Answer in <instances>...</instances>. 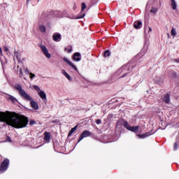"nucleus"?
I'll return each instance as SVG.
<instances>
[{
  "label": "nucleus",
  "mask_w": 179,
  "mask_h": 179,
  "mask_svg": "<svg viewBox=\"0 0 179 179\" xmlns=\"http://www.w3.org/2000/svg\"><path fill=\"white\" fill-rule=\"evenodd\" d=\"M0 121L6 122L13 128H26L29 124V119L24 116L13 112H0Z\"/></svg>",
  "instance_id": "f257e3e1"
},
{
  "label": "nucleus",
  "mask_w": 179,
  "mask_h": 179,
  "mask_svg": "<svg viewBox=\"0 0 179 179\" xmlns=\"http://www.w3.org/2000/svg\"><path fill=\"white\" fill-rule=\"evenodd\" d=\"M14 89L15 90H17L20 97H22L24 100L26 101H30V105L31 108H34V110H38V103L36 102L34 100H33V98L29 95V94L26 93V91L23 90L22 87V85L20 84H15L14 86Z\"/></svg>",
  "instance_id": "f03ea898"
},
{
  "label": "nucleus",
  "mask_w": 179,
  "mask_h": 179,
  "mask_svg": "<svg viewBox=\"0 0 179 179\" xmlns=\"http://www.w3.org/2000/svg\"><path fill=\"white\" fill-rule=\"evenodd\" d=\"M124 128H126V129H128V131H131V132H138V131H139V127L136 126V127H131L129 125V124L128 123V122L125 121L124 122Z\"/></svg>",
  "instance_id": "7ed1b4c3"
},
{
  "label": "nucleus",
  "mask_w": 179,
  "mask_h": 179,
  "mask_svg": "<svg viewBox=\"0 0 179 179\" xmlns=\"http://www.w3.org/2000/svg\"><path fill=\"white\" fill-rule=\"evenodd\" d=\"M9 167V159L6 158L1 164L0 171L5 173L8 168Z\"/></svg>",
  "instance_id": "20e7f679"
},
{
  "label": "nucleus",
  "mask_w": 179,
  "mask_h": 179,
  "mask_svg": "<svg viewBox=\"0 0 179 179\" xmlns=\"http://www.w3.org/2000/svg\"><path fill=\"white\" fill-rule=\"evenodd\" d=\"M40 48H41L43 55H45V57H46L48 58V59H50V58H51V54H50V52H48V49L47 48V47L43 45H40Z\"/></svg>",
  "instance_id": "39448f33"
},
{
  "label": "nucleus",
  "mask_w": 179,
  "mask_h": 179,
  "mask_svg": "<svg viewBox=\"0 0 179 179\" xmlns=\"http://www.w3.org/2000/svg\"><path fill=\"white\" fill-rule=\"evenodd\" d=\"M117 72L120 73L121 72H124V74L122 76V78H124V76H127V73H129L130 71H129V65H125L122 66L118 71Z\"/></svg>",
  "instance_id": "423d86ee"
},
{
  "label": "nucleus",
  "mask_w": 179,
  "mask_h": 179,
  "mask_svg": "<svg viewBox=\"0 0 179 179\" xmlns=\"http://www.w3.org/2000/svg\"><path fill=\"white\" fill-rule=\"evenodd\" d=\"M91 135H92V133L90 131L87 130L83 131L79 137L78 143H79V142L83 141V139H85V138H89V136H90Z\"/></svg>",
  "instance_id": "0eeeda50"
},
{
  "label": "nucleus",
  "mask_w": 179,
  "mask_h": 179,
  "mask_svg": "<svg viewBox=\"0 0 179 179\" xmlns=\"http://www.w3.org/2000/svg\"><path fill=\"white\" fill-rule=\"evenodd\" d=\"M52 38L54 41H56L57 43H59V41L62 40V36H61V34L59 33H55L52 35Z\"/></svg>",
  "instance_id": "6e6552de"
},
{
  "label": "nucleus",
  "mask_w": 179,
  "mask_h": 179,
  "mask_svg": "<svg viewBox=\"0 0 179 179\" xmlns=\"http://www.w3.org/2000/svg\"><path fill=\"white\" fill-rule=\"evenodd\" d=\"M63 61L64 62H66V64H68V65H69L70 66H72L74 71H78V67H76L75 64H73V63H71V61H69L67 57H64Z\"/></svg>",
  "instance_id": "1a4fd4ad"
},
{
  "label": "nucleus",
  "mask_w": 179,
  "mask_h": 179,
  "mask_svg": "<svg viewBox=\"0 0 179 179\" xmlns=\"http://www.w3.org/2000/svg\"><path fill=\"white\" fill-rule=\"evenodd\" d=\"M62 73L66 78L67 80H69V82H72V77L70 76V75L65 71V69H62Z\"/></svg>",
  "instance_id": "9d476101"
},
{
  "label": "nucleus",
  "mask_w": 179,
  "mask_h": 179,
  "mask_svg": "<svg viewBox=\"0 0 179 179\" xmlns=\"http://www.w3.org/2000/svg\"><path fill=\"white\" fill-rule=\"evenodd\" d=\"M73 58L74 61L79 62V61H80V59H82V55L79 52H76V53H74Z\"/></svg>",
  "instance_id": "9b49d317"
},
{
  "label": "nucleus",
  "mask_w": 179,
  "mask_h": 179,
  "mask_svg": "<svg viewBox=\"0 0 179 179\" xmlns=\"http://www.w3.org/2000/svg\"><path fill=\"white\" fill-rule=\"evenodd\" d=\"M44 141H45V142H46V143H49L50 141H51V134H50L48 132H45Z\"/></svg>",
  "instance_id": "f8f14e48"
},
{
  "label": "nucleus",
  "mask_w": 179,
  "mask_h": 179,
  "mask_svg": "<svg viewBox=\"0 0 179 179\" xmlns=\"http://www.w3.org/2000/svg\"><path fill=\"white\" fill-rule=\"evenodd\" d=\"M152 134L150 132H147L144 134H137V136L141 139H145V138H148V136H150Z\"/></svg>",
  "instance_id": "ddd939ff"
},
{
  "label": "nucleus",
  "mask_w": 179,
  "mask_h": 179,
  "mask_svg": "<svg viewBox=\"0 0 179 179\" xmlns=\"http://www.w3.org/2000/svg\"><path fill=\"white\" fill-rule=\"evenodd\" d=\"M39 97L42 99V100H47V94L44 91H41L39 93H38Z\"/></svg>",
  "instance_id": "4468645a"
},
{
  "label": "nucleus",
  "mask_w": 179,
  "mask_h": 179,
  "mask_svg": "<svg viewBox=\"0 0 179 179\" xmlns=\"http://www.w3.org/2000/svg\"><path fill=\"white\" fill-rule=\"evenodd\" d=\"M16 58V59L18 61L19 63H20V52H17L16 50L14 51V59Z\"/></svg>",
  "instance_id": "2eb2a0df"
},
{
  "label": "nucleus",
  "mask_w": 179,
  "mask_h": 179,
  "mask_svg": "<svg viewBox=\"0 0 179 179\" xmlns=\"http://www.w3.org/2000/svg\"><path fill=\"white\" fill-rule=\"evenodd\" d=\"M134 29H141L142 27V22L141 21H135L134 23Z\"/></svg>",
  "instance_id": "dca6fc26"
},
{
  "label": "nucleus",
  "mask_w": 179,
  "mask_h": 179,
  "mask_svg": "<svg viewBox=\"0 0 179 179\" xmlns=\"http://www.w3.org/2000/svg\"><path fill=\"white\" fill-rule=\"evenodd\" d=\"M163 101H164L166 104L170 103V94H166L163 98Z\"/></svg>",
  "instance_id": "f3484780"
},
{
  "label": "nucleus",
  "mask_w": 179,
  "mask_h": 179,
  "mask_svg": "<svg viewBox=\"0 0 179 179\" xmlns=\"http://www.w3.org/2000/svg\"><path fill=\"white\" fill-rule=\"evenodd\" d=\"M38 29L41 33H45V31H47L45 26H44L43 24H40L38 27Z\"/></svg>",
  "instance_id": "a211bd4d"
},
{
  "label": "nucleus",
  "mask_w": 179,
  "mask_h": 179,
  "mask_svg": "<svg viewBox=\"0 0 179 179\" xmlns=\"http://www.w3.org/2000/svg\"><path fill=\"white\" fill-rule=\"evenodd\" d=\"M33 89H34V90H36V92H37V93H40L41 92H42L41 89H40V87H38V85H32Z\"/></svg>",
  "instance_id": "6ab92c4d"
},
{
  "label": "nucleus",
  "mask_w": 179,
  "mask_h": 179,
  "mask_svg": "<svg viewBox=\"0 0 179 179\" xmlns=\"http://www.w3.org/2000/svg\"><path fill=\"white\" fill-rule=\"evenodd\" d=\"M77 128H78V124L76 125L73 128H72L70 130V131L69 133V136H71V135H72V134H73L76 131Z\"/></svg>",
  "instance_id": "aec40b11"
},
{
  "label": "nucleus",
  "mask_w": 179,
  "mask_h": 179,
  "mask_svg": "<svg viewBox=\"0 0 179 179\" xmlns=\"http://www.w3.org/2000/svg\"><path fill=\"white\" fill-rule=\"evenodd\" d=\"M171 6H172V9L173 10L177 9V3L176 2V0H171Z\"/></svg>",
  "instance_id": "412c9836"
},
{
  "label": "nucleus",
  "mask_w": 179,
  "mask_h": 179,
  "mask_svg": "<svg viewBox=\"0 0 179 179\" xmlns=\"http://www.w3.org/2000/svg\"><path fill=\"white\" fill-rule=\"evenodd\" d=\"M8 100H10L13 103H16V101H17V99L12 95H8Z\"/></svg>",
  "instance_id": "4be33fe9"
},
{
  "label": "nucleus",
  "mask_w": 179,
  "mask_h": 179,
  "mask_svg": "<svg viewBox=\"0 0 179 179\" xmlns=\"http://www.w3.org/2000/svg\"><path fill=\"white\" fill-rule=\"evenodd\" d=\"M171 36H173V37H176V36L177 35V31H176V29L172 28L171 31Z\"/></svg>",
  "instance_id": "5701e85b"
},
{
  "label": "nucleus",
  "mask_w": 179,
  "mask_h": 179,
  "mask_svg": "<svg viewBox=\"0 0 179 179\" xmlns=\"http://www.w3.org/2000/svg\"><path fill=\"white\" fill-rule=\"evenodd\" d=\"M22 69L24 71V73H26V75H29L30 73V71H29V69H27V67L24 66Z\"/></svg>",
  "instance_id": "b1692460"
},
{
  "label": "nucleus",
  "mask_w": 179,
  "mask_h": 179,
  "mask_svg": "<svg viewBox=\"0 0 179 179\" xmlns=\"http://www.w3.org/2000/svg\"><path fill=\"white\" fill-rule=\"evenodd\" d=\"M83 17H85V13H83V14H82L80 15H78V16H77L76 17H71V19H82Z\"/></svg>",
  "instance_id": "393cba45"
},
{
  "label": "nucleus",
  "mask_w": 179,
  "mask_h": 179,
  "mask_svg": "<svg viewBox=\"0 0 179 179\" xmlns=\"http://www.w3.org/2000/svg\"><path fill=\"white\" fill-rule=\"evenodd\" d=\"M110 55H111L110 50H106L104 52V57H110Z\"/></svg>",
  "instance_id": "a878e982"
},
{
  "label": "nucleus",
  "mask_w": 179,
  "mask_h": 179,
  "mask_svg": "<svg viewBox=\"0 0 179 179\" xmlns=\"http://www.w3.org/2000/svg\"><path fill=\"white\" fill-rule=\"evenodd\" d=\"M29 78H30L31 80H33V79H34V78H36V75L33 73H29Z\"/></svg>",
  "instance_id": "bb28decb"
},
{
  "label": "nucleus",
  "mask_w": 179,
  "mask_h": 179,
  "mask_svg": "<svg viewBox=\"0 0 179 179\" xmlns=\"http://www.w3.org/2000/svg\"><path fill=\"white\" fill-rule=\"evenodd\" d=\"M150 12H151V13H156L157 12V8H152Z\"/></svg>",
  "instance_id": "cd10ccee"
},
{
  "label": "nucleus",
  "mask_w": 179,
  "mask_h": 179,
  "mask_svg": "<svg viewBox=\"0 0 179 179\" xmlns=\"http://www.w3.org/2000/svg\"><path fill=\"white\" fill-rule=\"evenodd\" d=\"M4 142H10H10H12V139L10 138V137L8 136Z\"/></svg>",
  "instance_id": "c85d7f7f"
},
{
  "label": "nucleus",
  "mask_w": 179,
  "mask_h": 179,
  "mask_svg": "<svg viewBox=\"0 0 179 179\" xmlns=\"http://www.w3.org/2000/svg\"><path fill=\"white\" fill-rule=\"evenodd\" d=\"M85 8H86V3H82V11L85 10Z\"/></svg>",
  "instance_id": "c756f323"
},
{
  "label": "nucleus",
  "mask_w": 179,
  "mask_h": 179,
  "mask_svg": "<svg viewBox=\"0 0 179 179\" xmlns=\"http://www.w3.org/2000/svg\"><path fill=\"white\" fill-rule=\"evenodd\" d=\"M20 73L21 76H20V78H22V76H23V69H20Z\"/></svg>",
  "instance_id": "7c9ffc66"
},
{
  "label": "nucleus",
  "mask_w": 179,
  "mask_h": 179,
  "mask_svg": "<svg viewBox=\"0 0 179 179\" xmlns=\"http://www.w3.org/2000/svg\"><path fill=\"white\" fill-rule=\"evenodd\" d=\"M96 123L97 124V125H100V124H101V120L99 119L96 121Z\"/></svg>",
  "instance_id": "2f4dec72"
},
{
  "label": "nucleus",
  "mask_w": 179,
  "mask_h": 179,
  "mask_svg": "<svg viewBox=\"0 0 179 179\" xmlns=\"http://www.w3.org/2000/svg\"><path fill=\"white\" fill-rule=\"evenodd\" d=\"M67 52L69 53L72 52V48L71 46L69 47V49L67 50Z\"/></svg>",
  "instance_id": "473e14b6"
},
{
  "label": "nucleus",
  "mask_w": 179,
  "mask_h": 179,
  "mask_svg": "<svg viewBox=\"0 0 179 179\" xmlns=\"http://www.w3.org/2000/svg\"><path fill=\"white\" fill-rule=\"evenodd\" d=\"M173 149H174V150H177V149H178L177 143H174Z\"/></svg>",
  "instance_id": "72a5a7b5"
},
{
  "label": "nucleus",
  "mask_w": 179,
  "mask_h": 179,
  "mask_svg": "<svg viewBox=\"0 0 179 179\" xmlns=\"http://www.w3.org/2000/svg\"><path fill=\"white\" fill-rule=\"evenodd\" d=\"M34 124H36V122H35L34 120H31V121L29 122V124H30V125H34Z\"/></svg>",
  "instance_id": "f704fd0d"
},
{
  "label": "nucleus",
  "mask_w": 179,
  "mask_h": 179,
  "mask_svg": "<svg viewBox=\"0 0 179 179\" xmlns=\"http://www.w3.org/2000/svg\"><path fill=\"white\" fill-rule=\"evenodd\" d=\"M4 51L8 52V51H9V48H8V47H4Z\"/></svg>",
  "instance_id": "c9c22d12"
},
{
  "label": "nucleus",
  "mask_w": 179,
  "mask_h": 179,
  "mask_svg": "<svg viewBox=\"0 0 179 179\" xmlns=\"http://www.w3.org/2000/svg\"><path fill=\"white\" fill-rule=\"evenodd\" d=\"M149 33H152V27H149V29H148V34Z\"/></svg>",
  "instance_id": "e433bc0d"
},
{
  "label": "nucleus",
  "mask_w": 179,
  "mask_h": 179,
  "mask_svg": "<svg viewBox=\"0 0 179 179\" xmlns=\"http://www.w3.org/2000/svg\"><path fill=\"white\" fill-rule=\"evenodd\" d=\"M176 75H177V74L173 72V73H172V77L176 76Z\"/></svg>",
  "instance_id": "4c0bfd02"
},
{
  "label": "nucleus",
  "mask_w": 179,
  "mask_h": 179,
  "mask_svg": "<svg viewBox=\"0 0 179 179\" xmlns=\"http://www.w3.org/2000/svg\"><path fill=\"white\" fill-rule=\"evenodd\" d=\"M0 54L1 55H2V48H1V47H0Z\"/></svg>",
  "instance_id": "58836bf2"
},
{
  "label": "nucleus",
  "mask_w": 179,
  "mask_h": 179,
  "mask_svg": "<svg viewBox=\"0 0 179 179\" xmlns=\"http://www.w3.org/2000/svg\"><path fill=\"white\" fill-rule=\"evenodd\" d=\"M174 61H175V62H178L179 64V59H175Z\"/></svg>",
  "instance_id": "ea45409f"
},
{
  "label": "nucleus",
  "mask_w": 179,
  "mask_h": 179,
  "mask_svg": "<svg viewBox=\"0 0 179 179\" xmlns=\"http://www.w3.org/2000/svg\"><path fill=\"white\" fill-rule=\"evenodd\" d=\"M64 51H68V48H65Z\"/></svg>",
  "instance_id": "a19ab883"
},
{
  "label": "nucleus",
  "mask_w": 179,
  "mask_h": 179,
  "mask_svg": "<svg viewBox=\"0 0 179 179\" xmlns=\"http://www.w3.org/2000/svg\"><path fill=\"white\" fill-rule=\"evenodd\" d=\"M24 80H27V78L26 77H24Z\"/></svg>",
  "instance_id": "79ce46f5"
},
{
  "label": "nucleus",
  "mask_w": 179,
  "mask_h": 179,
  "mask_svg": "<svg viewBox=\"0 0 179 179\" xmlns=\"http://www.w3.org/2000/svg\"><path fill=\"white\" fill-rule=\"evenodd\" d=\"M59 17H62V16H61V15H57Z\"/></svg>",
  "instance_id": "37998d69"
},
{
  "label": "nucleus",
  "mask_w": 179,
  "mask_h": 179,
  "mask_svg": "<svg viewBox=\"0 0 179 179\" xmlns=\"http://www.w3.org/2000/svg\"><path fill=\"white\" fill-rule=\"evenodd\" d=\"M42 23H45V21H43Z\"/></svg>",
  "instance_id": "c03bdc74"
},
{
  "label": "nucleus",
  "mask_w": 179,
  "mask_h": 179,
  "mask_svg": "<svg viewBox=\"0 0 179 179\" xmlns=\"http://www.w3.org/2000/svg\"><path fill=\"white\" fill-rule=\"evenodd\" d=\"M145 33H146V29H145Z\"/></svg>",
  "instance_id": "a18cd8bd"
},
{
  "label": "nucleus",
  "mask_w": 179,
  "mask_h": 179,
  "mask_svg": "<svg viewBox=\"0 0 179 179\" xmlns=\"http://www.w3.org/2000/svg\"><path fill=\"white\" fill-rule=\"evenodd\" d=\"M146 10H148V6H146Z\"/></svg>",
  "instance_id": "49530a36"
},
{
  "label": "nucleus",
  "mask_w": 179,
  "mask_h": 179,
  "mask_svg": "<svg viewBox=\"0 0 179 179\" xmlns=\"http://www.w3.org/2000/svg\"><path fill=\"white\" fill-rule=\"evenodd\" d=\"M30 0H27V2H29Z\"/></svg>",
  "instance_id": "de8ad7c7"
}]
</instances>
